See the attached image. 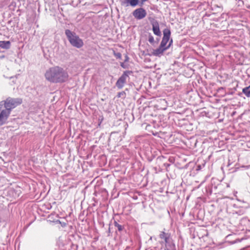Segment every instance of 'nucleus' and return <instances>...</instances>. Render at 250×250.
Returning a JSON list of instances; mask_svg holds the SVG:
<instances>
[{
    "instance_id": "1",
    "label": "nucleus",
    "mask_w": 250,
    "mask_h": 250,
    "mask_svg": "<svg viewBox=\"0 0 250 250\" xmlns=\"http://www.w3.org/2000/svg\"><path fill=\"white\" fill-rule=\"evenodd\" d=\"M44 76L48 81L54 83H62L66 82L68 78L67 71L59 66L49 68L46 70Z\"/></svg>"
},
{
    "instance_id": "2",
    "label": "nucleus",
    "mask_w": 250,
    "mask_h": 250,
    "mask_svg": "<svg viewBox=\"0 0 250 250\" xmlns=\"http://www.w3.org/2000/svg\"><path fill=\"white\" fill-rule=\"evenodd\" d=\"M22 102V101L21 98H14L9 97L5 100L0 102V110L4 106V109L11 112L13 109L20 105Z\"/></svg>"
},
{
    "instance_id": "3",
    "label": "nucleus",
    "mask_w": 250,
    "mask_h": 250,
    "mask_svg": "<svg viewBox=\"0 0 250 250\" xmlns=\"http://www.w3.org/2000/svg\"><path fill=\"white\" fill-rule=\"evenodd\" d=\"M159 238L162 240L160 243L165 245V250H176L175 245L170 233L162 231L159 234Z\"/></svg>"
},
{
    "instance_id": "4",
    "label": "nucleus",
    "mask_w": 250,
    "mask_h": 250,
    "mask_svg": "<svg viewBox=\"0 0 250 250\" xmlns=\"http://www.w3.org/2000/svg\"><path fill=\"white\" fill-rule=\"evenodd\" d=\"M65 34L70 44L77 48H80L83 46L84 43L81 39L75 32L69 29L65 30Z\"/></svg>"
},
{
    "instance_id": "5",
    "label": "nucleus",
    "mask_w": 250,
    "mask_h": 250,
    "mask_svg": "<svg viewBox=\"0 0 250 250\" xmlns=\"http://www.w3.org/2000/svg\"><path fill=\"white\" fill-rule=\"evenodd\" d=\"M171 34L170 30L168 28H165L163 30V37L160 43V46L168 49L172 43V40L171 39L168 45L167 43L169 40Z\"/></svg>"
},
{
    "instance_id": "6",
    "label": "nucleus",
    "mask_w": 250,
    "mask_h": 250,
    "mask_svg": "<svg viewBox=\"0 0 250 250\" xmlns=\"http://www.w3.org/2000/svg\"><path fill=\"white\" fill-rule=\"evenodd\" d=\"M131 73H132L131 71H125L124 72L123 74L118 79L116 83V85L119 89H122L126 83V79L128 77L129 75Z\"/></svg>"
},
{
    "instance_id": "7",
    "label": "nucleus",
    "mask_w": 250,
    "mask_h": 250,
    "mask_svg": "<svg viewBox=\"0 0 250 250\" xmlns=\"http://www.w3.org/2000/svg\"><path fill=\"white\" fill-rule=\"evenodd\" d=\"M147 15L146 10L140 7L134 10L132 12V15L137 20H141L145 18Z\"/></svg>"
},
{
    "instance_id": "8",
    "label": "nucleus",
    "mask_w": 250,
    "mask_h": 250,
    "mask_svg": "<svg viewBox=\"0 0 250 250\" xmlns=\"http://www.w3.org/2000/svg\"><path fill=\"white\" fill-rule=\"evenodd\" d=\"M148 20L152 25L153 33L158 36H161V32L160 30L159 24L157 20L152 18H148Z\"/></svg>"
},
{
    "instance_id": "9",
    "label": "nucleus",
    "mask_w": 250,
    "mask_h": 250,
    "mask_svg": "<svg viewBox=\"0 0 250 250\" xmlns=\"http://www.w3.org/2000/svg\"><path fill=\"white\" fill-rule=\"evenodd\" d=\"M11 114V112L2 109L0 110V126L6 124L7 123V120Z\"/></svg>"
},
{
    "instance_id": "10",
    "label": "nucleus",
    "mask_w": 250,
    "mask_h": 250,
    "mask_svg": "<svg viewBox=\"0 0 250 250\" xmlns=\"http://www.w3.org/2000/svg\"><path fill=\"white\" fill-rule=\"evenodd\" d=\"M121 4L126 7L131 6L134 7L140 5V0H123L121 1Z\"/></svg>"
},
{
    "instance_id": "11",
    "label": "nucleus",
    "mask_w": 250,
    "mask_h": 250,
    "mask_svg": "<svg viewBox=\"0 0 250 250\" xmlns=\"http://www.w3.org/2000/svg\"><path fill=\"white\" fill-rule=\"evenodd\" d=\"M167 50V48L161 47L160 45L158 48L153 50L152 53L153 56L160 57L163 55L164 52Z\"/></svg>"
},
{
    "instance_id": "12",
    "label": "nucleus",
    "mask_w": 250,
    "mask_h": 250,
    "mask_svg": "<svg viewBox=\"0 0 250 250\" xmlns=\"http://www.w3.org/2000/svg\"><path fill=\"white\" fill-rule=\"evenodd\" d=\"M11 46V42L10 41H0V47L3 49H9Z\"/></svg>"
},
{
    "instance_id": "13",
    "label": "nucleus",
    "mask_w": 250,
    "mask_h": 250,
    "mask_svg": "<svg viewBox=\"0 0 250 250\" xmlns=\"http://www.w3.org/2000/svg\"><path fill=\"white\" fill-rule=\"evenodd\" d=\"M242 93L247 97H250V85L242 89Z\"/></svg>"
},
{
    "instance_id": "14",
    "label": "nucleus",
    "mask_w": 250,
    "mask_h": 250,
    "mask_svg": "<svg viewBox=\"0 0 250 250\" xmlns=\"http://www.w3.org/2000/svg\"><path fill=\"white\" fill-rule=\"evenodd\" d=\"M114 226L117 228L118 230L119 231H121L124 229V227L122 226L121 225H120L118 224L116 221H114Z\"/></svg>"
},
{
    "instance_id": "15",
    "label": "nucleus",
    "mask_w": 250,
    "mask_h": 250,
    "mask_svg": "<svg viewBox=\"0 0 250 250\" xmlns=\"http://www.w3.org/2000/svg\"><path fill=\"white\" fill-rule=\"evenodd\" d=\"M148 41L151 44H153L154 43V38L150 34H149V35H148Z\"/></svg>"
},
{
    "instance_id": "16",
    "label": "nucleus",
    "mask_w": 250,
    "mask_h": 250,
    "mask_svg": "<svg viewBox=\"0 0 250 250\" xmlns=\"http://www.w3.org/2000/svg\"><path fill=\"white\" fill-rule=\"evenodd\" d=\"M115 56L117 58L121 59V57H122V55H121V54L120 53H117L115 54Z\"/></svg>"
},
{
    "instance_id": "17",
    "label": "nucleus",
    "mask_w": 250,
    "mask_h": 250,
    "mask_svg": "<svg viewBox=\"0 0 250 250\" xmlns=\"http://www.w3.org/2000/svg\"><path fill=\"white\" fill-rule=\"evenodd\" d=\"M147 0H140V6H142L144 4V2L147 1Z\"/></svg>"
},
{
    "instance_id": "18",
    "label": "nucleus",
    "mask_w": 250,
    "mask_h": 250,
    "mask_svg": "<svg viewBox=\"0 0 250 250\" xmlns=\"http://www.w3.org/2000/svg\"><path fill=\"white\" fill-rule=\"evenodd\" d=\"M121 66L124 68H126V66H125V65L124 64V63L122 62L121 63Z\"/></svg>"
},
{
    "instance_id": "19",
    "label": "nucleus",
    "mask_w": 250,
    "mask_h": 250,
    "mask_svg": "<svg viewBox=\"0 0 250 250\" xmlns=\"http://www.w3.org/2000/svg\"><path fill=\"white\" fill-rule=\"evenodd\" d=\"M128 60H129L128 57L127 55H126L125 56V62H127L128 61Z\"/></svg>"
},
{
    "instance_id": "20",
    "label": "nucleus",
    "mask_w": 250,
    "mask_h": 250,
    "mask_svg": "<svg viewBox=\"0 0 250 250\" xmlns=\"http://www.w3.org/2000/svg\"><path fill=\"white\" fill-rule=\"evenodd\" d=\"M108 231H109V232H110V228H109Z\"/></svg>"
},
{
    "instance_id": "21",
    "label": "nucleus",
    "mask_w": 250,
    "mask_h": 250,
    "mask_svg": "<svg viewBox=\"0 0 250 250\" xmlns=\"http://www.w3.org/2000/svg\"><path fill=\"white\" fill-rule=\"evenodd\" d=\"M121 96V93H119V95H118V97H120Z\"/></svg>"
},
{
    "instance_id": "22",
    "label": "nucleus",
    "mask_w": 250,
    "mask_h": 250,
    "mask_svg": "<svg viewBox=\"0 0 250 250\" xmlns=\"http://www.w3.org/2000/svg\"><path fill=\"white\" fill-rule=\"evenodd\" d=\"M121 96V93H119V95H118V97H120Z\"/></svg>"
},
{
    "instance_id": "23",
    "label": "nucleus",
    "mask_w": 250,
    "mask_h": 250,
    "mask_svg": "<svg viewBox=\"0 0 250 250\" xmlns=\"http://www.w3.org/2000/svg\"><path fill=\"white\" fill-rule=\"evenodd\" d=\"M121 96V93H119V95H118V97H120Z\"/></svg>"
}]
</instances>
